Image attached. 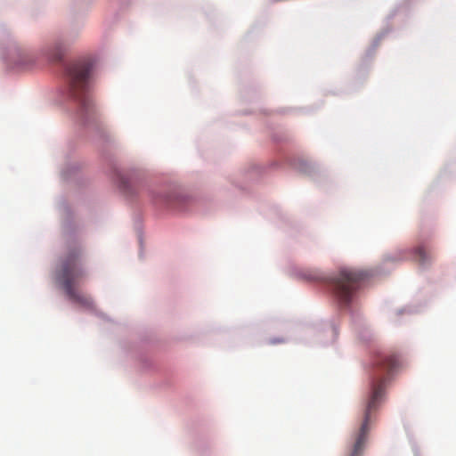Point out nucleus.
<instances>
[{"label":"nucleus","instance_id":"obj_1","mask_svg":"<svg viewBox=\"0 0 456 456\" xmlns=\"http://www.w3.org/2000/svg\"><path fill=\"white\" fill-rule=\"evenodd\" d=\"M399 366V356L395 354H380L374 359L370 373L371 391L365 407L363 419L359 429L353 434L345 456H362L372 421V413L377 411L382 401L389 375Z\"/></svg>","mask_w":456,"mask_h":456},{"label":"nucleus","instance_id":"obj_2","mask_svg":"<svg viewBox=\"0 0 456 456\" xmlns=\"http://www.w3.org/2000/svg\"><path fill=\"white\" fill-rule=\"evenodd\" d=\"M91 69L92 63L88 60L74 61L66 69L69 95L79 105V111L85 118L94 113V104L89 93Z\"/></svg>","mask_w":456,"mask_h":456},{"label":"nucleus","instance_id":"obj_3","mask_svg":"<svg viewBox=\"0 0 456 456\" xmlns=\"http://www.w3.org/2000/svg\"><path fill=\"white\" fill-rule=\"evenodd\" d=\"M84 274V270L79 264V255L77 252H69L62 260L57 273V280L71 301L85 307H92L91 297L77 289Z\"/></svg>","mask_w":456,"mask_h":456},{"label":"nucleus","instance_id":"obj_4","mask_svg":"<svg viewBox=\"0 0 456 456\" xmlns=\"http://www.w3.org/2000/svg\"><path fill=\"white\" fill-rule=\"evenodd\" d=\"M366 273L354 269H342L331 279L333 292L343 305H348L360 289Z\"/></svg>","mask_w":456,"mask_h":456},{"label":"nucleus","instance_id":"obj_5","mask_svg":"<svg viewBox=\"0 0 456 456\" xmlns=\"http://www.w3.org/2000/svg\"><path fill=\"white\" fill-rule=\"evenodd\" d=\"M414 259L419 265L425 266L432 262L433 256L424 247L419 246L414 250Z\"/></svg>","mask_w":456,"mask_h":456},{"label":"nucleus","instance_id":"obj_6","mask_svg":"<svg viewBox=\"0 0 456 456\" xmlns=\"http://www.w3.org/2000/svg\"><path fill=\"white\" fill-rule=\"evenodd\" d=\"M305 278L309 281H320L322 277L321 273L317 272H310L307 275H305Z\"/></svg>","mask_w":456,"mask_h":456},{"label":"nucleus","instance_id":"obj_7","mask_svg":"<svg viewBox=\"0 0 456 456\" xmlns=\"http://www.w3.org/2000/svg\"><path fill=\"white\" fill-rule=\"evenodd\" d=\"M119 183H120V187L123 190H126L128 188V180L126 178H125L124 176H120Z\"/></svg>","mask_w":456,"mask_h":456},{"label":"nucleus","instance_id":"obj_8","mask_svg":"<svg viewBox=\"0 0 456 456\" xmlns=\"http://www.w3.org/2000/svg\"><path fill=\"white\" fill-rule=\"evenodd\" d=\"M61 54L60 53H56V55L54 56V58H55L56 60L61 59Z\"/></svg>","mask_w":456,"mask_h":456}]
</instances>
